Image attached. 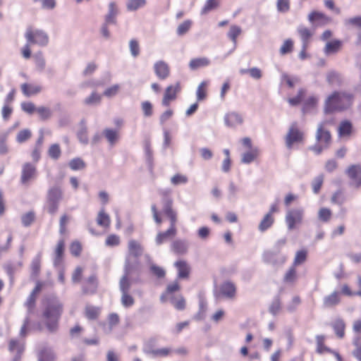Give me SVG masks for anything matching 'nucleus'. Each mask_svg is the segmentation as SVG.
<instances>
[{
    "label": "nucleus",
    "instance_id": "1",
    "mask_svg": "<svg viewBox=\"0 0 361 361\" xmlns=\"http://www.w3.org/2000/svg\"><path fill=\"white\" fill-rule=\"evenodd\" d=\"M63 312V303L56 296H49L43 302L42 317L47 331L51 334L57 332L59 321Z\"/></svg>",
    "mask_w": 361,
    "mask_h": 361
},
{
    "label": "nucleus",
    "instance_id": "2",
    "mask_svg": "<svg viewBox=\"0 0 361 361\" xmlns=\"http://www.w3.org/2000/svg\"><path fill=\"white\" fill-rule=\"evenodd\" d=\"M353 100L354 95L350 92H334L325 101L324 112L328 114L348 109L352 106Z\"/></svg>",
    "mask_w": 361,
    "mask_h": 361
},
{
    "label": "nucleus",
    "instance_id": "3",
    "mask_svg": "<svg viewBox=\"0 0 361 361\" xmlns=\"http://www.w3.org/2000/svg\"><path fill=\"white\" fill-rule=\"evenodd\" d=\"M330 123V121L325 120L317 126L315 134L316 143L310 147L316 154H320L324 150L328 149L331 143V135L326 128Z\"/></svg>",
    "mask_w": 361,
    "mask_h": 361
},
{
    "label": "nucleus",
    "instance_id": "4",
    "mask_svg": "<svg viewBox=\"0 0 361 361\" xmlns=\"http://www.w3.org/2000/svg\"><path fill=\"white\" fill-rule=\"evenodd\" d=\"M286 240L280 239L276 241L272 250H267L263 254V260L272 265H281L287 259V257L281 253V249L285 245Z\"/></svg>",
    "mask_w": 361,
    "mask_h": 361
},
{
    "label": "nucleus",
    "instance_id": "5",
    "mask_svg": "<svg viewBox=\"0 0 361 361\" xmlns=\"http://www.w3.org/2000/svg\"><path fill=\"white\" fill-rule=\"evenodd\" d=\"M63 198V192L59 186L54 185L48 190L46 208L50 214L54 215L57 212L60 202Z\"/></svg>",
    "mask_w": 361,
    "mask_h": 361
},
{
    "label": "nucleus",
    "instance_id": "6",
    "mask_svg": "<svg viewBox=\"0 0 361 361\" xmlns=\"http://www.w3.org/2000/svg\"><path fill=\"white\" fill-rule=\"evenodd\" d=\"M304 140V133L299 128L298 123L293 122L289 126L285 137L286 147L290 149L295 145L300 144Z\"/></svg>",
    "mask_w": 361,
    "mask_h": 361
},
{
    "label": "nucleus",
    "instance_id": "7",
    "mask_svg": "<svg viewBox=\"0 0 361 361\" xmlns=\"http://www.w3.org/2000/svg\"><path fill=\"white\" fill-rule=\"evenodd\" d=\"M25 37L27 42L32 44L45 47L49 43L48 35L41 30H32V28H27L25 33Z\"/></svg>",
    "mask_w": 361,
    "mask_h": 361
},
{
    "label": "nucleus",
    "instance_id": "8",
    "mask_svg": "<svg viewBox=\"0 0 361 361\" xmlns=\"http://www.w3.org/2000/svg\"><path fill=\"white\" fill-rule=\"evenodd\" d=\"M304 209L301 207L293 208L287 210L285 221L289 231H292L302 221Z\"/></svg>",
    "mask_w": 361,
    "mask_h": 361
},
{
    "label": "nucleus",
    "instance_id": "9",
    "mask_svg": "<svg viewBox=\"0 0 361 361\" xmlns=\"http://www.w3.org/2000/svg\"><path fill=\"white\" fill-rule=\"evenodd\" d=\"M138 267V262L135 260L131 263L128 259L125 262L124 275L121 277L119 282V288L122 293H128L131 286L130 281L128 276L131 274L132 271Z\"/></svg>",
    "mask_w": 361,
    "mask_h": 361
},
{
    "label": "nucleus",
    "instance_id": "10",
    "mask_svg": "<svg viewBox=\"0 0 361 361\" xmlns=\"http://www.w3.org/2000/svg\"><path fill=\"white\" fill-rule=\"evenodd\" d=\"M154 339H151L148 343H145L143 347V352L152 357H166L171 356L173 353V349L170 347L154 348L152 342Z\"/></svg>",
    "mask_w": 361,
    "mask_h": 361
},
{
    "label": "nucleus",
    "instance_id": "11",
    "mask_svg": "<svg viewBox=\"0 0 361 361\" xmlns=\"http://www.w3.org/2000/svg\"><path fill=\"white\" fill-rule=\"evenodd\" d=\"M235 295V285L230 281L223 282L219 286V290L214 292V295L216 298H224L226 299H233Z\"/></svg>",
    "mask_w": 361,
    "mask_h": 361
},
{
    "label": "nucleus",
    "instance_id": "12",
    "mask_svg": "<svg viewBox=\"0 0 361 361\" xmlns=\"http://www.w3.org/2000/svg\"><path fill=\"white\" fill-rule=\"evenodd\" d=\"M128 254L126 257V261L129 259L131 263L135 260L138 261V257H140L143 252V248L140 243L135 240H130L128 245Z\"/></svg>",
    "mask_w": 361,
    "mask_h": 361
},
{
    "label": "nucleus",
    "instance_id": "13",
    "mask_svg": "<svg viewBox=\"0 0 361 361\" xmlns=\"http://www.w3.org/2000/svg\"><path fill=\"white\" fill-rule=\"evenodd\" d=\"M307 19L314 29L327 24L331 20L325 14L319 11L311 12L308 15Z\"/></svg>",
    "mask_w": 361,
    "mask_h": 361
},
{
    "label": "nucleus",
    "instance_id": "14",
    "mask_svg": "<svg viewBox=\"0 0 361 361\" xmlns=\"http://www.w3.org/2000/svg\"><path fill=\"white\" fill-rule=\"evenodd\" d=\"M36 167L31 163H25L23 165L20 176V182L22 184H27L31 179L36 176Z\"/></svg>",
    "mask_w": 361,
    "mask_h": 361
},
{
    "label": "nucleus",
    "instance_id": "15",
    "mask_svg": "<svg viewBox=\"0 0 361 361\" xmlns=\"http://www.w3.org/2000/svg\"><path fill=\"white\" fill-rule=\"evenodd\" d=\"M153 68L155 75L160 80H165L169 76L170 68L164 61L159 60L155 62Z\"/></svg>",
    "mask_w": 361,
    "mask_h": 361
},
{
    "label": "nucleus",
    "instance_id": "16",
    "mask_svg": "<svg viewBox=\"0 0 361 361\" xmlns=\"http://www.w3.org/2000/svg\"><path fill=\"white\" fill-rule=\"evenodd\" d=\"M8 350L11 353L16 351L12 361H20L21 355L24 351V342L17 339H11L8 343Z\"/></svg>",
    "mask_w": 361,
    "mask_h": 361
},
{
    "label": "nucleus",
    "instance_id": "17",
    "mask_svg": "<svg viewBox=\"0 0 361 361\" xmlns=\"http://www.w3.org/2000/svg\"><path fill=\"white\" fill-rule=\"evenodd\" d=\"M23 266V261L18 262H12L11 261L6 262L3 268L9 277L10 283L12 284L14 281V274L16 271H19Z\"/></svg>",
    "mask_w": 361,
    "mask_h": 361
},
{
    "label": "nucleus",
    "instance_id": "18",
    "mask_svg": "<svg viewBox=\"0 0 361 361\" xmlns=\"http://www.w3.org/2000/svg\"><path fill=\"white\" fill-rule=\"evenodd\" d=\"M343 47V42L340 39H333L326 43L323 51L326 56L337 54Z\"/></svg>",
    "mask_w": 361,
    "mask_h": 361
},
{
    "label": "nucleus",
    "instance_id": "19",
    "mask_svg": "<svg viewBox=\"0 0 361 361\" xmlns=\"http://www.w3.org/2000/svg\"><path fill=\"white\" fill-rule=\"evenodd\" d=\"M224 123L226 126L235 128L243 123V116L235 111L229 112L224 116Z\"/></svg>",
    "mask_w": 361,
    "mask_h": 361
},
{
    "label": "nucleus",
    "instance_id": "20",
    "mask_svg": "<svg viewBox=\"0 0 361 361\" xmlns=\"http://www.w3.org/2000/svg\"><path fill=\"white\" fill-rule=\"evenodd\" d=\"M180 90V85L177 83L175 86L169 85L166 87L164 98L162 99V105L168 106L171 101L176 98V94Z\"/></svg>",
    "mask_w": 361,
    "mask_h": 361
},
{
    "label": "nucleus",
    "instance_id": "21",
    "mask_svg": "<svg viewBox=\"0 0 361 361\" xmlns=\"http://www.w3.org/2000/svg\"><path fill=\"white\" fill-rule=\"evenodd\" d=\"M346 173L357 187L361 186V166L360 164L350 166Z\"/></svg>",
    "mask_w": 361,
    "mask_h": 361
},
{
    "label": "nucleus",
    "instance_id": "22",
    "mask_svg": "<svg viewBox=\"0 0 361 361\" xmlns=\"http://www.w3.org/2000/svg\"><path fill=\"white\" fill-rule=\"evenodd\" d=\"M176 228H172L171 227H169L166 231L158 233L155 238L157 245H160L170 240L176 235Z\"/></svg>",
    "mask_w": 361,
    "mask_h": 361
},
{
    "label": "nucleus",
    "instance_id": "23",
    "mask_svg": "<svg viewBox=\"0 0 361 361\" xmlns=\"http://www.w3.org/2000/svg\"><path fill=\"white\" fill-rule=\"evenodd\" d=\"M97 277L95 275H92L83 283L82 292L84 294H94L97 291Z\"/></svg>",
    "mask_w": 361,
    "mask_h": 361
},
{
    "label": "nucleus",
    "instance_id": "24",
    "mask_svg": "<svg viewBox=\"0 0 361 361\" xmlns=\"http://www.w3.org/2000/svg\"><path fill=\"white\" fill-rule=\"evenodd\" d=\"M241 32L242 29L240 26L233 25L230 27V30L227 34V36L233 42V48L225 55L224 58H226L228 56L231 54L235 49L237 44V37L241 34Z\"/></svg>",
    "mask_w": 361,
    "mask_h": 361
},
{
    "label": "nucleus",
    "instance_id": "25",
    "mask_svg": "<svg viewBox=\"0 0 361 361\" xmlns=\"http://www.w3.org/2000/svg\"><path fill=\"white\" fill-rule=\"evenodd\" d=\"M211 64V61L207 57H198L191 59L189 62V68L192 71L207 67Z\"/></svg>",
    "mask_w": 361,
    "mask_h": 361
},
{
    "label": "nucleus",
    "instance_id": "26",
    "mask_svg": "<svg viewBox=\"0 0 361 361\" xmlns=\"http://www.w3.org/2000/svg\"><path fill=\"white\" fill-rule=\"evenodd\" d=\"M340 293L334 291L330 295L325 296L323 299V307L324 308H331L340 303Z\"/></svg>",
    "mask_w": 361,
    "mask_h": 361
},
{
    "label": "nucleus",
    "instance_id": "27",
    "mask_svg": "<svg viewBox=\"0 0 361 361\" xmlns=\"http://www.w3.org/2000/svg\"><path fill=\"white\" fill-rule=\"evenodd\" d=\"M174 265L178 269V277L179 279H186L188 277L190 268L185 261H177L175 262Z\"/></svg>",
    "mask_w": 361,
    "mask_h": 361
},
{
    "label": "nucleus",
    "instance_id": "28",
    "mask_svg": "<svg viewBox=\"0 0 361 361\" xmlns=\"http://www.w3.org/2000/svg\"><path fill=\"white\" fill-rule=\"evenodd\" d=\"M64 252V240H59L55 251L54 257V266L58 267L61 265L63 259V255Z\"/></svg>",
    "mask_w": 361,
    "mask_h": 361
},
{
    "label": "nucleus",
    "instance_id": "29",
    "mask_svg": "<svg viewBox=\"0 0 361 361\" xmlns=\"http://www.w3.org/2000/svg\"><path fill=\"white\" fill-rule=\"evenodd\" d=\"M297 31L301 39L302 44H304V47H307L310 39L313 35V32L302 25L298 27Z\"/></svg>",
    "mask_w": 361,
    "mask_h": 361
},
{
    "label": "nucleus",
    "instance_id": "30",
    "mask_svg": "<svg viewBox=\"0 0 361 361\" xmlns=\"http://www.w3.org/2000/svg\"><path fill=\"white\" fill-rule=\"evenodd\" d=\"M118 11L115 2H110L109 4L108 13L105 16V22L115 25L116 23V16Z\"/></svg>",
    "mask_w": 361,
    "mask_h": 361
},
{
    "label": "nucleus",
    "instance_id": "31",
    "mask_svg": "<svg viewBox=\"0 0 361 361\" xmlns=\"http://www.w3.org/2000/svg\"><path fill=\"white\" fill-rule=\"evenodd\" d=\"M103 135L111 145H115L120 137L118 130L113 128H105Z\"/></svg>",
    "mask_w": 361,
    "mask_h": 361
},
{
    "label": "nucleus",
    "instance_id": "32",
    "mask_svg": "<svg viewBox=\"0 0 361 361\" xmlns=\"http://www.w3.org/2000/svg\"><path fill=\"white\" fill-rule=\"evenodd\" d=\"M259 154L258 148H252L250 151L244 152L241 155V163L245 164H249L254 161Z\"/></svg>",
    "mask_w": 361,
    "mask_h": 361
},
{
    "label": "nucleus",
    "instance_id": "33",
    "mask_svg": "<svg viewBox=\"0 0 361 361\" xmlns=\"http://www.w3.org/2000/svg\"><path fill=\"white\" fill-rule=\"evenodd\" d=\"M188 245L186 241L183 240H176L171 244V250L178 255H183L187 252Z\"/></svg>",
    "mask_w": 361,
    "mask_h": 361
},
{
    "label": "nucleus",
    "instance_id": "34",
    "mask_svg": "<svg viewBox=\"0 0 361 361\" xmlns=\"http://www.w3.org/2000/svg\"><path fill=\"white\" fill-rule=\"evenodd\" d=\"M21 90L25 96L30 97L31 95L40 92L42 87L36 85L23 83L21 85Z\"/></svg>",
    "mask_w": 361,
    "mask_h": 361
},
{
    "label": "nucleus",
    "instance_id": "35",
    "mask_svg": "<svg viewBox=\"0 0 361 361\" xmlns=\"http://www.w3.org/2000/svg\"><path fill=\"white\" fill-rule=\"evenodd\" d=\"M274 222V218L270 214H267L264 215L262 221H260L258 229L261 232L266 231L268 228H269Z\"/></svg>",
    "mask_w": 361,
    "mask_h": 361
},
{
    "label": "nucleus",
    "instance_id": "36",
    "mask_svg": "<svg viewBox=\"0 0 361 361\" xmlns=\"http://www.w3.org/2000/svg\"><path fill=\"white\" fill-rule=\"evenodd\" d=\"M238 192L239 188L233 181L229 182L227 189L228 200L230 202L236 201L238 199Z\"/></svg>",
    "mask_w": 361,
    "mask_h": 361
},
{
    "label": "nucleus",
    "instance_id": "37",
    "mask_svg": "<svg viewBox=\"0 0 361 361\" xmlns=\"http://www.w3.org/2000/svg\"><path fill=\"white\" fill-rule=\"evenodd\" d=\"M97 223L99 226L107 228L109 226L111 220L109 216L104 212V209H102L97 215Z\"/></svg>",
    "mask_w": 361,
    "mask_h": 361
},
{
    "label": "nucleus",
    "instance_id": "38",
    "mask_svg": "<svg viewBox=\"0 0 361 361\" xmlns=\"http://www.w3.org/2000/svg\"><path fill=\"white\" fill-rule=\"evenodd\" d=\"M298 279L297 271L294 266H291L283 276V282L288 284H293Z\"/></svg>",
    "mask_w": 361,
    "mask_h": 361
},
{
    "label": "nucleus",
    "instance_id": "39",
    "mask_svg": "<svg viewBox=\"0 0 361 361\" xmlns=\"http://www.w3.org/2000/svg\"><path fill=\"white\" fill-rule=\"evenodd\" d=\"M332 327L338 338H343L345 334V323L342 319H337L332 324Z\"/></svg>",
    "mask_w": 361,
    "mask_h": 361
},
{
    "label": "nucleus",
    "instance_id": "40",
    "mask_svg": "<svg viewBox=\"0 0 361 361\" xmlns=\"http://www.w3.org/2000/svg\"><path fill=\"white\" fill-rule=\"evenodd\" d=\"M42 253L39 252L32 260L31 271L32 275L37 276L40 271Z\"/></svg>",
    "mask_w": 361,
    "mask_h": 361
},
{
    "label": "nucleus",
    "instance_id": "41",
    "mask_svg": "<svg viewBox=\"0 0 361 361\" xmlns=\"http://www.w3.org/2000/svg\"><path fill=\"white\" fill-rule=\"evenodd\" d=\"M55 353L51 349H44L38 355V361H54Z\"/></svg>",
    "mask_w": 361,
    "mask_h": 361
},
{
    "label": "nucleus",
    "instance_id": "42",
    "mask_svg": "<svg viewBox=\"0 0 361 361\" xmlns=\"http://www.w3.org/2000/svg\"><path fill=\"white\" fill-rule=\"evenodd\" d=\"M326 80L330 85H339L342 81V77L339 73L331 71L326 75Z\"/></svg>",
    "mask_w": 361,
    "mask_h": 361
},
{
    "label": "nucleus",
    "instance_id": "43",
    "mask_svg": "<svg viewBox=\"0 0 361 361\" xmlns=\"http://www.w3.org/2000/svg\"><path fill=\"white\" fill-rule=\"evenodd\" d=\"M77 137L82 144H88L89 138L87 135V128L84 123H81L80 128L79 129L77 133Z\"/></svg>",
    "mask_w": 361,
    "mask_h": 361
},
{
    "label": "nucleus",
    "instance_id": "44",
    "mask_svg": "<svg viewBox=\"0 0 361 361\" xmlns=\"http://www.w3.org/2000/svg\"><path fill=\"white\" fill-rule=\"evenodd\" d=\"M352 131V124L348 121H342L338 127L339 136L349 135Z\"/></svg>",
    "mask_w": 361,
    "mask_h": 361
},
{
    "label": "nucleus",
    "instance_id": "45",
    "mask_svg": "<svg viewBox=\"0 0 361 361\" xmlns=\"http://www.w3.org/2000/svg\"><path fill=\"white\" fill-rule=\"evenodd\" d=\"M102 100V95L99 94L96 92H92V94L84 100V104L88 106H94L100 104Z\"/></svg>",
    "mask_w": 361,
    "mask_h": 361
},
{
    "label": "nucleus",
    "instance_id": "46",
    "mask_svg": "<svg viewBox=\"0 0 361 361\" xmlns=\"http://www.w3.org/2000/svg\"><path fill=\"white\" fill-rule=\"evenodd\" d=\"M36 296L30 294L26 301L24 303L25 307L27 308V316L33 313L36 306Z\"/></svg>",
    "mask_w": 361,
    "mask_h": 361
},
{
    "label": "nucleus",
    "instance_id": "47",
    "mask_svg": "<svg viewBox=\"0 0 361 361\" xmlns=\"http://www.w3.org/2000/svg\"><path fill=\"white\" fill-rule=\"evenodd\" d=\"M318 99L314 96H311L307 98L302 107V111L304 113H307L313 109L317 104Z\"/></svg>",
    "mask_w": 361,
    "mask_h": 361
},
{
    "label": "nucleus",
    "instance_id": "48",
    "mask_svg": "<svg viewBox=\"0 0 361 361\" xmlns=\"http://www.w3.org/2000/svg\"><path fill=\"white\" fill-rule=\"evenodd\" d=\"M192 21L191 20H186L180 23L176 30V33L178 36H183L185 35L191 28Z\"/></svg>",
    "mask_w": 361,
    "mask_h": 361
},
{
    "label": "nucleus",
    "instance_id": "49",
    "mask_svg": "<svg viewBox=\"0 0 361 361\" xmlns=\"http://www.w3.org/2000/svg\"><path fill=\"white\" fill-rule=\"evenodd\" d=\"M145 0H128L126 3V7L128 11H133L145 6Z\"/></svg>",
    "mask_w": 361,
    "mask_h": 361
},
{
    "label": "nucleus",
    "instance_id": "50",
    "mask_svg": "<svg viewBox=\"0 0 361 361\" xmlns=\"http://www.w3.org/2000/svg\"><path fill=\"white\" fill-rule=\"evenodd\" d=\"M61 154V150L59 144L51 145L48 149V155L54 160L59 159Z\"/></svg>",
    "mask_w": 361,
    "mask_h": 361
},
{
    "label": "nucleus",
    "instance_id": "51",
    "mask_svg": "<svg viewBox=\"0 0 361 361\" xmlns=\"http://www.w3.org/2000/svg\"><path fill=\"white\" fill-rule=\"evenodd\" d=\"M35 63L38 71H43L46 66V61L42 52L34 55Z\"/></svg>",
    "mask_w": 361,
    "mask_h": 361
},
{
    "label": "nucleus",
    "instance_id": "52",
    "mask_svg": "<svg viewBox=\"0 0 361 361\" xmlns=\"http://www.w3.org/2000/svg\"><path fill=\"white\" fill-rule=\"evenodd\" d=\"M208 85L207 81H202L200 82V84L198 85L197 91H196V96L197 101H202L206 98L207 93H206V87Z\"/></svg>",
    "mask_w": 361,
    "mask_h": 361
},
{
    "label": "nucleus",
    "instance_id": "53",
    "mask_svg": "<svg viewBox=\"0 0 361 361\" xmlns=\"http://www.w3.org/2000/svg\"><path fill=\"white\" fill-rule=\"evenodd\" d=\"M281 308V302L280 298L279 296H276L273 300L270 307H269V312L274 315L276 316L279 314Z\"/></svg>",
    "mask_w": 361,
    "mask_h": 361
},
{
    "label": "nucleus",
    "instance_id": "54",
    "mask_svg": "<svg viewBox=\"0 0 361 361\" xmlns=\"http://www.w3.org/2000/svg\"><path fill=\"white\" fill-rule=\"evenodd\" d=\"M345 200L346 198L341 190H336L331 198V202L338 205H342Z\"/></svg>",
    "mask_w": 361,
    "mask_h": 361
},
{
    "label": "nucleus",
    "instance_id": "55",
    "mask_svg": "<svg viewBox=\"0 0 361 361\" xmlns=\"http://www.w3.org/2000/svg\"><path fill=\"white\" fill-rule=\"evenodd\" d=\"M218 6L219 2L216 0H207L201 10V14L205 15Z\"/></svg>",
    "mask_w": 361,
    "mask_h": 361
},
{
    "label": "nucleus",
    "instance_id": "56",
    "mask_svg": "<svg viewBox=\"0 0 361 361\" xmlns=\"http://www.w3.org/2000/svg\"><path fill=\"white\" fill-rule=\"evenodd\" d=\"M307 252L305 250L298 251L295 254L293 264L292 266H294L295 267V266L300 265L305 262L307 259Z\"/></svg>",
    "mask_w": 361,
    "mask_h": 361
},
{
    "label": "nucleus",
    "instance_id": "57",
    "mask_svg": "<svg viewBox=\"0 0 361 361\" xmlns=\"http://www.w3.org/2000/svg\"><path fill=\"white\" fill-rule=\"evenodd\" d=\"M323 182H324V176L322 174H320V175L316 176L313 179V180L312 182V187L313 192L314 194L319 193V192L322 186Z\"/></svg>",
    "mask_w": 361,
    "mask_h": 361
},
{
    "label": "nucleus",
    "instance_id": "58",
    "mask_svg": "<svg viewBox=\"0 0 361 361\" xmlns=\"http://www.w3.org/2000/svg\"><path fill=\"white\" fill-rule=\"evenodd\" d=\"M141 109L145 117H151L153 115V106L149 101H145L141 103Z\"/></svg>",
    "mask_w": 361,
    "mask_h": 361
},
{
    "label": "nucleus",
    "instance_id": "59",
    "mask_svg": "<svg viewBox=\"0 0 361 361\" xmlns=\"http://www.w3.org/2000/svg\"><path fill=\"white\" fill-rule=\"evenodd\" d=\"M188 181V178L186 176L177 173L171 178V183L173 185H184Z\"/></svg>",
    "mask_w": 361,
    "mask_h": 361
},
{
    "label": "nucleus",
    "instance_id": "60",
    "mask_svg": "<svg viewBox=\"0 0 361 361\" xmlns=\"http://www.w3.org/2000/svg\"><path fill=\"white\" fill-rule=\"evenodd\" d=\"M207 301L204 298L200 296L199 298V312L195 317L197 319H202L204 318V314L207 310Z\"/></svg>",
    "mask_w": 361,
    "mask_h": 361
},
{
    "label": "nucleus",
    "instance_id": "61",
    "mask_svg": "<svg viewBox=\"0 0 361 361\" xmlns=\"http://www.w3.org/2000/svg\"><path fill=\"white\" fill-rule=\"evenodd\" d=\"M331 216V211L330 209L323 207L319 210L318 218L320 221L327 222Z\"/></svg>",
    "mask_w": 361,
    "mask_h": 361
},
{
    "label": "nucleus",
    "instance_id": "62",
    "mask_svg": "<svg viewBox=\"0 0 361 361\" xmlns=\"http://www.w3.org/2000/svg\"><path fill=\"white\" fill-rule=\"evenodd\" d=\"M69 166L72 170L77 171L84 169L85 164L80 158H75L70 161Z\"/></svg>",
    "mask_w": 361,
    "mask_h": 361
},
{
    "label": "nucleus",
    "instance_id": "63",
    "mask_svg": "<svg viewBox=\"0 0 361 361\" xmlns=\"http://www.w3.org/2000/svg\"><path fill=\"white\" fill-rule=\"evenodd\" d=\"M31 135V131L29 129H23L18 133L16 136V141L18 143H23L29 140Z\"/></svg>",
    "mask_w": 361,
    "mask_h": 361
},
{
    "label": "nucleus",
    "instance_id": "64",
    "mask_svg": "<svg viewBox=\"0 0 361 361\" xmlns=\"http://www.w3.org/2000/svg\"><path fill=\"white\" fill-rule=\"evenodd\" d=\"M42 120H47L51 116V111L49 108L45 106H39L36 109Z\"/></svg>",
    "mask_w": 361,
    "mask_h": 361
}]
</instances>
